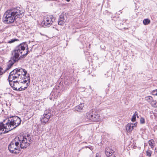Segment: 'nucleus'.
Returning a JSON list of instances; mask_svg holds the SVG:
<instances>
[{"instance_id": "1", "label": "nucleus", "mask_w": 157, "mask_h": 157, "mask_svg": "<svg viewBox=\"0 0 157 157\" xmlns=\"http://www.w3.org/2000/svg\"><path fill=\"white\" fill-rule=\"evenodd\" d=\"M28 45L25 42L20 44L17 46L12 53V57L16 55V62L21 58H24L29 52Z\"/></svg>"}, {"instance_id": "2", "label": "nucleus", "mask_w": 157, "mask_h": 157, "mask_svg": "<svg viewBox=\"0 0 157 157\" xmlns=\"http://www.w3.org/2000/svg\"><path fill=\"white\" fill-rule=\"evenodd\" d=\"M4 123L7 124V131H10L20 124L21 120L19 117L14 116L8 117L4 120Z\"/></svg>"}, {"instance_id": "3", "label": "nucleus", "mask_w": 157, "mask_h": 157, "mask_svg": "<svg viewBox=\"0 0 157 157\" xmlns=\"http://www.w3.org/2000/svg\"><path fill=\"white\" fill-rule=\"evenodd\" d=\"M27 73V71L24 69L18 67L13 70L9 74L8 76L9 82H12V81L22 77V75L26 76Z\"/></svg>"}, {"instance_id": "4", "label": "nucleus", "mask_w": 157, "mask_h": 157, "mask_svg": "<svg viewBox=\"0 0 157 157\" xmlns=\"http://www.w3.org/2000/svg\"><path fill=\"white\" fill-rule=\"evenodd\" d=\"M17 136L11 141L8 146V150L11 153L17 154L19 152L21 148L20 147V142Z\"/></svg>"}, {"instance_id": "5", "label": "nucleus", "mask_w": 157, "mask_h": 157, "mask_svg": "<svg viewBox=\"0 0 157 157\" xmlns=\"http://www.w3.org/2000/svg\"><path fill=\"white\" fill-rule=\"evenodd\" d=\"M19 142H20L21 148L24 149L29 146L33 141L31 135L29 134L26 135H19L17 136Z\"/></svg>"}, {"instance_id": "6", "label": "nucleus", "mask_w": 157, "mask_h": 157, "mask_svg": "<svg viewBox=\"0 0 157 157\" xmlns=\"http://www.w3.org/2000/svg\"><path fill=\"white\" fill-rule=\"evenodd\" d=\"M87 118L92 121H97L101 119V117L98 111L94 109H92L86 114Z\"/></svg>"}, {"instance_id": "7", "label": "nucleus", "mask_w": 157, "mask_h": 157, "mask_svg": "<svg viewBox=\"0 0 157 157\" xmlns=\"http://www.w3.org/2000/svg\"><path fill=\"white\" fill-rule=\"evenodd\" d=\"M9 10L16 19L21 18L24 16L23 9L20 7H13Z\"/></svg>"}, {"instance_id": "8", "label": "nucleus", "mask_w": 157, "mask_h": 157, "mask_svg": "<svg viewBox=\"0 0 157 157\" xmlns=\"http://www.w3.org/2000/svg\"><path fill=\"white\" fill-rule=\"evenodd\" d=\"M12 15L9 10H7L4 14L2 19L4 23L7 24L13 23L16 19Z\"/></svg>"}, {"instance_id": "9", "label": "nucleus", "mask_w": 157, "mask_h": 157, "mask_svg": "<svg viewBox=\"0 0 157 157\" xmlns=\"http://www.w3.org/2000/svg\"><path fill=\"white\" fill-rule=\"evenodd\" d=\"M16 55H14L13 57H11L10 60H9L7 63V67L5 70V71L6 72L8 70L10 69L13 65V64L16 62L17 58Z\"/></svg>"}, {"instance_id": "10", "label": "nucleus", "mask_w": 157, "mask_h": 157, "mask_svg": "<svg viewBox=\"0 0 157 157\" xmlns=\"http://www.w3.org/2000/svg\"><path fill=\"white\" fill-rule=\"evenodd\" d=\"M8 128L7 124L4 123V120L3 122L0 123V135L3 133H8L9 131H7V128Z\"/></svg>"}, {"instance_id": "11", "label": "nucleus", "mask_w": 157, "mask_h": 157, "mask_svg": "<svg viewBox=\"0 0 157 157\" xmlns=\"http://www.w3.org/2000/svg\"><path fill=\"white\" fill-rule=\"evenodd\" d=\"M19 82L20 81H12V82H9L10 85L12 87L14 90H17V88H19L20 87Z\"/></svg>"}, {"instance_id": "12", "label": "nucleus", "mask_w": 157, "mask_h": 157, "mask_svg": "<svg viewBox=\"0 0 157 157\" xmlns=\"http://www.w3.org/2000/svg\"><path fill=\"white\" fill-rule=\"evenodd\" d=\"M105 154L108 157H115V151L109 148H106L105 149Z\"/></svg>"}, {"instance_id": "13", "label": "nucleus", "mask_w": 157, "mask_h": 157, "mask_svg": "<svg viewBox=\"0 0 157 157\" xmlns=\"http://www.w3.org/2000/svg\"><path fill=\"white\" fill-rule=\"evenodd\" d=\"M51 115V113H48V114H44L43 115L41 116V117L40 119L41 122L42 123H44V124L47 123L50 118Z\"/></svg>"}, {"instance_id": "14", "label": "nucleus", "mask_w": 157, "mask_h": 157, "mask_svg": "<svg viewBox=\"0 0 157 157\" xmlns=\"http://www.w3.org/2000/svg\"><path fill=\"white\" fill-rule=\"evenodd\" d=\"M52 24V23H51V21L50 18L48 17L42 22V24L44 27L45 26L49 27L50 26V25Z\"/></svg>"}, {"instance_id": "15", "label": "nucleus", "mask_w": 157, "mask_h": 157, "mask_svg": "<svg viewBox=\"0 0 157 157\" xmlns=\"http://www.w3.org/2000/svg\"><path fill=\"white\" fill-rule=\"evenodd\" d=\"M65 21V18L63 14H61L59 15V18L58 20V24L59 25H63Z\"/></svg>"}, {"instance_id": "16", "label": "nucleus", "mask_w": 157, "mask_h": 157, "mask_svg": "<svg viewBox=\"0 0 157 157\" xmlns=\"http://www.w3.org/2000/svg\"><path fill=\"white\" fill-rule=\"evenodd\" d=\"M84 105L83 104H80V105L76 106L75 107V110L78 111H80L82 110L83 108Z\"/></svg>"}, {"instance_id": "17", "label": "nucleus", "mask_w": 157, "mask_h": 157, "mask_svg": "<svg viewBox=\"0 0 157 157\" xmlns=\"http://www.w3.org/2000/svg\"><path fill=\"white\" fill-rule=\"evenodd\" d=\"M131 124L128 123L126 127V129L127 132H131L133 130V128L131 127Z\"/></svg>"}, {"instance_id": "18", "label": "nucleus", "mask_w": 157, "mask_h": 157, "mask_svg": "<svg viewBox=\"0 0 157 157\" xmlns=\"http://www.w3.org/2000/svg\"><path fill=\"white\" fill-rule=\"evenodd\" d=\"M145 99L149 102L151 103V102L153 100V98L152 97L150 96H147L145 97Z\"/></svg>"}, {"instance_id": "19", "label": "nucleus", "mask_w": 157, "mask_h": 157, "mask_svg": "<svg viewBox=\"0 0 157 157\" xmlns=\"http://www.w3.org/2000/svg\"><path fill=\"white\" fill-rule=\"evenodd\" d=\"M150 22V20L148 19H144L143 21V24L144 25H147Z\"/></svg>"}, {"instance_id": "20", "label": "nucleus", "mask_w": 157, "mask_h": 157, "mask_svg": "<svg viewBox=\"0 0 157 157\" xmlns=\"http://www.w3.org/2000/svg\"><path fill=\"white\" fill-rule=\"evenodd\" d=\"M154 140L152 139L149 140L148 141L149 145L151 146L152 148H153L154 147V146L153 144H154Z\"/></svg>"}, {"instance_id": "21", "label": "nucleus", "mask_w": 157, "mask_h": 157, "mask_svg": "<svg viewBox=\"0 0 157 157\" xmlns=\"http://www.w3.org/2000/svg\"><path fill=\"white\" fill-rule=\"evenodd\" d=\"M137 112L136 111L135 113L133 115L132 117V122H134L136 121V115H137Z\"/></svg>"}, {"instance_id": "22", "label": "nucleus", "mask_w": 157, "mask_h": 157, "mask_svg": "<svg viewBox=\"0 0 157 157\" xmlns=\"http://www.w3.org/2000/svg\"><path fill=\"white\" fill-rule=\"evenodd\" d=\"M151 103V105L154 107H157V102L156 101L153 100Z\"/></svg>"}, {"instance_id": "23", "label": "nucleus", "mask_w": 157, "mask_h": 157, "mask_svg": "<svg viewBox=\"0 0 157 157\" xmlns=\"http://www.w3.org/2000/svg\"><path fill=\"white\" fill-rule=\"evenodd\" d=\"M6 72V71H5V70L4 71L3 68L1 67H0V75H2Z\"/></svg>"}, {"instance_id": "24", "label": "nucleus", "mask_w": 157, "mask_h": 157, "mask_svg": "<svg viewBox=\"0 0 157 157\" xmlns=\"http://www.w3.org/2000/svg\"><path fill=\"white\" fill-rule=\"evenodd\" d=\"M147 155L150 157L151 155V151L149 150H147L146 151Z\"/></svg>"}, {"instance_id": "25", "label": "nucleus", "mask_w": 157, "mask_h": 157, "mask_svg": "<svg viewBox=\"0 0 157 157\" xmlns=\"http://www.w3.org/2000/svg\"><path fill=\"white\" fill-rule=\"evenodd\" d=\"M26 89L27 87H25L24 88H22V86H20V87L18 88L17 91H20Z\"/></svg>"}, {"instance_id": "26", "label": "nucleus", "mask_w": 157, "mask_h": 157, "mask_svg": "<svg viewBox=\"0 0 157 157\" xmlns=\"http://www.w3.org/2000/svg\"><path fill=\"white\" fill-rule=\"evenodd\" d=\"M18 40L16 39H11L9 41L8 43L10 44H11L14 42L15 41H17Z\"/></svg>"}, {"instance_id": "27", "label": "nucleus", "mask_w": 157, "mask_h": 157, "mask_svg": "<svg viewBox=\"0 0 157 157\" xmlns=\"http://www.w3.org/2000/svg\"><path fill=\"white\" fill-rule=\"evenodd\" d=\"M51 21V23H53L54 21H55V18L54 17H53L52 15H51L49 17Z\"/></svg>"}, {"instance_id": "28", "label": "nucleus", "mask_w": 157, "mask_h": 157, "mask_svg": "<svg viewBox=\"0 0 157 157\" xmlns=\"http://www.w3.org/2000/svg\"><path fill=\"white\" fill-rule=\"evenodd\" d=\"M145 119L144 118L141 117L140 119V123L141 124H143L145 123Z\"/></svg>"}, {"instance_id": "29", "label": "nucleus", "mask_w": 157, "mask_h": 157, "mask_svg": "<svg viewBox=\"0 0 157 157\" xmlns=\"http://www.w3.org/2000/svg\"><path fill=\"white\" fill-rule=\"evenodd\" d=\"M152 95H157V90H153L152 92Z\"/></svg>"}, {"instance_id": "30", "label": "nucleus", "mask_w": 157, "mask_h": 157, "mask_svg": "<svg viewBox=\"0 0 157 157\" xmlns=\"http://www.w3.org/2000/svg\"><path fill=\"white\" fill-rule=\"evenodd\" d=\"M135 144H136V143H133V146L132 145H131V147H132L134 149H136V146H135Z\"/></svg>"}, {"instance_id": "31", "label": "nucleus", "mask_w": 157, "mask_h": 157, "mask_svg": "<svg viewBox=\"0 0 157 157\" xmlns=\"http://www.w3.org/2000/svg\"><path fill=\"white\" fill-rule=\"evenodd\" d=\"M27 80H24L23 82L22 81L20 82L21 83H26L27 82Z\"/></svg>"}, {"instance_id": "32", "label": "nucleus", "mask_w": 157, "mask_h": 157, "mask_svg": "<svg viewBox=\"0 0 157 157\" xmlns=\"http://www.w3.org/2000/svg\"><path fill=\"white\" fill-rule=\"evenodd\" d=\"M28 82H27L26 84V86L27 87V88L28 86H29V84L30 82V81L29 80L28 81Z\"/></svg>"}, {"instance_id": "33", "label": "nucleus", "mask_w": 157, "mask_h": 157, "mask_svg": "<svg viewBox=\"0 0 157 157\" xmlns=\"http://www.w3.org/2000/svg\"><path fill=\"white\" fill-rule=\"evenodd\" d=\"M27 78H28V79H27V81H29V80L30 81V76H29V74H28V76L27 77Z\"/></svg>"}, {"instance_id": "34", "label": "nucleus", "mask_w": 157, "mask_h": 157, "mask_svg": "<svg viewBox=\"0 0 157 157\" xmlns=\"http://www.w3.org/2000/svg\"><path fill=\"white\" fill-rule=\"evenodd\" d=\"M48 113H50L49 112V111H48L47 110V111H45L44 114H48Z\"/></svg>"}, {"instance_id": "35", "label": "nucleus", "mask_w": 157, "mask_h": 157, "mask_svg": "<svg viewBox=\"0 0 157 157\" xmlns=\"http://www.w3.org/2000/svg\"><path fill=\"white\" fill-rule=\"evenodd\" d=\"M130 124H132V125H131V127L132 128H133V129H134V125L133 124L131 123Z\"/></svg>"}, {"instance_id": "36", "label": "nucleus", "mask_w": 157, "mask_h": 157, "mask_svg": "<svg viewBox=\"0 0 157 157\" xmlns=\"http://www.w3.org/2000/svg\"><path fill=\"white\" fill-rule=\"evenodd\" d=\"M136 123H135L134 124H133L134 126H135V125H136Z\"/></svg>"}, {"instance_id": "37", "label": "nucleus", "mask_w": 157, "mask_h": 157, "mask_svg": "<svg viewBox=\"0 0 157 157\" xmlns=\"http://www.w3.org/2000/svg\"><path fill=\"white\" fill-rule=\"evenodd\" d=\"M66 1H67V2H69V1H70V0H66Z\"/></svg>"}, {"instance_id": "38", "label": "nucleus", "mask_w": 157, "mask_h": 157, "mask_svg": "<svg viewBox=\"0 0 157 157\" xmlns=\"http://www.w3.org/2000/svg\"><path fill=\"white\" fill-rule=\"evenodd\" d=\"M118 22H119V21H117L116 22V23H117V24H118Z\"/></svg>"}, {"instance_id": "39", "label": "nucleus", "mask_w": 157, "mask_h": 157, "mask_svg": "<svg viewBox=\"0 0 157 157\" xmlns=\"http://www.w3.org/2000/svg\"><path fill=\"white\" fill-rule=\"evenodd\" d=\"M122 29H125V27H124V28H123Z\"/></svg>"}, {"instance_id": "40", "label": "nucleus", "mask_w": 157, "mask_h": 157, "mask_svg": "<svg viewBox=\"0 0 157 157\" xmlns=\"http://www.w3.org/2000/svg\"><path fill=\"white\" fill-rule=\"evenodd\" d=\"M68 83H69L68 84H70V82H68Z\"/></svg>"}, {"instance_id": "41", "label": "nucleus", "mask_w": 157, "mask_h": 157, "mask_svg": "<svg viewBox=\"0 0 157 157\" xmlns=\"http://www.w3.org/2000/svg\"><path fill=\"white\" fill-rule=\"evenodd\" d=\"M121 25V23H120V25Z\"/></svg>"}]
</instances>
